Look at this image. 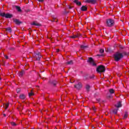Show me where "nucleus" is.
I'll return each mask as SVG.
<instances>
[{
	"instance_id": "nucleus-1",
	"label": "nucleus",
	"mask_w": 129,
	"mask_h": 129,
	"mask_svg": "<svg viewBox=\"0 0 129 129\" xmlns=\"http://www.w3.org/2000/svg\"><path fill=\"white\" fill-rule=\"evenodd\" d=\"M127 55H128V53H126V52L123 51L120 53L119 51H118L114 54V58L116 62H118L119 60L123 58V56H127Z\"/></svg>"
},
{
	"instance_id": "nucleus-2",
	"label": "nucleus",
	"mask_w": 129,
	"mask_h": 129,
	"mask_svg": "<svg viewBox=\"0 0 129 129\" xmlns=\"http://www.w3.org/2000/svg\"><path fill=\"white\" fill-rule=\"evenodd\" d=\"M33 57L36 61H40L42 58V55H41V53L40 52H35L33 54Z\"/></svg>"
},
{
	"instance_id": "nucleus-3",
	"label": "nucleus",
	"mask_w": 129,
	"mask_h": 129,
	"mask_svg": "<svg viewBox=\"0 0 129 129\" xmlns=\"http://www.w3.org/2000/svg\"><path fill=\"white\" fill-rule=\"evenodd\" d=\"M106 24L108 27H113L114 26V20L109 19L106 20Z\"/></svg>"
},
{
	"instance_id": "nucleus-4",
	"label": "nucleus",
	"mask_w": 129,
	"mask_h": 129,
	"mask_svg": "<svg viewBox=\"0 0 129 129\" xmlns=\"http://www.w3.org/2000/svg\"><path fill=\"white\" fill-rule=\"evenodd\" d=\"M98 73H102L105 71V68L103 66H99L96 69Z\"/></svg>"
},
{
	"instance_id": "nucleus-5",
	"label": "nucleus",
	"mask_w": 129,
	"mask_h": 129,
	"mask_svg": "<svg viewBox=\"0 0 129 129\" xmlns=\"http://www.w3.org/2000/svg\"><path fill=\"white\" fill-rule=\"evenodd\" d=\"M87 62L89 63L90 65H92V66H97L96 63H95L94 59L92 57H89Z\"/></svg>"
},
{
	"instance_id": "nucleus-6",
	"label": "nucleus",
	"mask_w": 129,
	"mask_h": 129,
	"mask_svg": "<svg viewBox=\"0 0 129 129\" xmlns=\"http://www.w3.org/2000/svg\"><path fill=\"white\" fill-rule=\"evenodd\" d=\"M1 17L6 18V19H11L13 17V15L9 13L6 14V13H3V14H1Z\"/></svg>"
},
{
	"instance_id": "nucleus-7",
	"label": "nucleus",
	"mask_w": 129,
	"mask_h": 129,
	"mask_svg": "<svg viewBox=\"0 0 129 129\" xmlns=\"http://www.w3.org/2000/svg\"><path fill=\"white\" fill-rule=\"evenodd\" d=\"M81 37H82V35H81V34L77 33L76 35H74L72 36H70V38H72V39H76V38H80Z\"/></svg>"
},
{
	"instance_id": "nucleus-8",
	"label": "nucleus",
	"mask_w": 129,
	"mask_h": 129,
	"mask_svg": "<svg viewBox=\"0 0 129 129\" xmlns=\"http://www.w3.org/2000/svg\"><path fill=\"white\" fill-rule=\"evenodd\" d=\"M75 88L76 89H81L82 88V84L81 83H78L76 85H75Z\"/></svg>"
},
{
	"instance_id": "nucleus-9",
	"label": "nucleus",
	"mask_w": 129,
	"mask_h": 129,
	"mask_svg": "<svg viewBox=\"0 0 129 129\" xmlns=\"http://www.w3.org/2000/svg\"><path fill=\"white\" fill-rule=\"evenodd\" d=\"M85 3H88V4H92L94 5L96 3V1L95 0H86Z\"/></svg>"
},
{
	"instance_id": "nucleus-10",
	"label": "nucleus",
	"mask_w": 129,
	"mask_h": 129,
	"mask_svg": "<svg viewBox=\"0 0 129 129\" xmlns=\"http://www.w3.org/2000/svg\"><path fill=\"white\" fill-rule=\"evenodd\" d=\"M49 84H51V85H53V86H56V85L57 84V81H49Z\"/></svg>"
},
{
	"instance_id": "nucleus-11",
	"label": "nucleus",
	"mask_w": 129,
	"mask_h": 129,
	"mask_svg": "<svg viewBox=\"0 0 129 129\" xmlns=\"http://www.w3.org/2000/svg\"><path fill=\"white\" fill-rule=\"evenodd\" d=\"M14 22L16 25H21V24H22V22L20 21L19 19H14Z\"/></svg>"
},
{
	"instance_id": "nucleus-12",
	"label": "nucleus",
	"mask_w": 129,
	"mask_h": 129,
	"mask_svg": "<svg viewBox=\"0 0 129 129\" xmlns=\"http://www.w3.org/2000/svg\"><path fill=\"white\" fill-rule=\"evenodd\" d=\"M81 10L82 12H86L87 11V7L86 6H83L81 8Z\"/></svg>"
},
{
	"instance_id": "nucleus-13",
	"label": "nucleus",
	"mask_w": 129,
	"mask_h": 129,
	"mask_svg": "<svg viewBox=\"0 0 129 129\" xmlns=\"http://www.w3.org/2000/svg\"><path fill=\"white\" fill-rule=\"evenodd\" d=\"M19 98H20V99L24 100V99H26V95H24V94H20Z\"/></svg>"
},
{
	"instance_id": "nucleus-14",
	"label": "nucleus",
	"mask_w": 129,
	"mask_h": 129,
	"mask_svg": "<svg viewBox=\"0 0 129 129\" xmlns=\"http://www.w3.org/2000/svg\"><path fill=\"white\" fill-rule=\"evenodd\" d=\"M74 2L77 4V6H81V2L78 0H75Z\"/></svg>"
},
{
	"instance_id": "nucleus-15",
	"label": "nucleus",
	"mask_w": 129,
	"mask_h": 129,
	"mask_svg": "<svg viewBox=\"0 0 129 129\" xmlns=\"http://www.w3.org/2000/svg\"><path fill=\"white\" fill-rule=\"evenodd\" d=\"M115 106L117 108H119V107H121V106H122V105L121 104V102H118L117 105H115Z\"/></svg>"
},
{
	"instance_id": "nucleus-16",
	"label": "nucleus",
	"mask_w": 129,
	"mask_h": 129,
	"mask_svg": "<svg viewBox=\"0 0 129 129\" xmlns=\"http://www.w3.org/2000/svg\"><path fill=\"white\" fill-rule=\"evenodd\" d=\"M16 9L19 13H21L22 12V9H21V7L20 6H15Z\"/></svg>"
},
{
	"instance_id": "nucleus-17",
	"label": "nucleus",
	"mask_w": 129,
	"mask_h": 129,
	"mask_svg": "<svg viewBox=\"0 0 129 129\" xmlns=\"http://www.w3.org/2000/svg\"><path fill=\"white\" fill-rule=\"evenodd\" d=\"M96 100L97 102L99 103V104H101V103H103V102H104V101L101 100L100 98L97 99Z\"/></svg>"
},
{
	"instance_id": "nucleus-18",
	"label": "nucleus",
	"mask_w": 129,
	"mask_h": 129,
	"mask_svg": "<svg viewBox=\"0 0 129 129\" xmlns=\"http://www.w3.org/2000/svg\"><path fill=\"white\" fill-rule=\"evenodd\" d=\"M24 74H25V71H22L21 72H20L19 73V76L20 77H22V76H23V75H24Z\"/></svg>"
},
{
	"instance_id": "nucleus-19",
	"label": "nucleus",
	"mask_w": 129,
	"mask_h": 129,
	"mask_svg": "<svg viewBox=\"0 0 129 129\" xmlns=\"http://www.w3.org/2000/svg\"><path fill=\"white\" fill-rule=\"evenodd\" d=\"M127 116H128V112H125L123 116V119H126V118H127Z\"/></svg>"
},
{
	"instance_id": "nucleus-20",
	"label": "nucleus",
	"mask_w": 129,
	"mask_h": 129,
	"mask_svg": "<svg viewBox=\"0 0 129 129\" xmlns=\"http://www.w3.org/2000/svg\"><path fill=\"white\" fill-rule=\"evenodd\" d=\"M66 64L67 65H73V64H74L73 60L69 61L66 62Z\"/></svg>"
},
{
	"instance_id": "nucleus-21",
	"label": "nucleus",
	"mask_w": 129,
	"mask_h": 129,
	"mask_svg": "<svg viewBox=\"0 0 129 129\" xmlns=\"http://www.w3.org/2000/svg\"><path fill=\"white\" fill-rule=\"evenodd\" d=\"M86 89L87 92H89V90L90 89V86H89V85H86Z\"/></svg>"
},
{
	"instance_id": "nucleus-22",
	"label": "nucleus",
	"mask_w": 129,
	"mask_h": 129,
	"mask_svg": "<svg viewBox=\"0 0 129 129\" xmlns=\"http://www.w3.org/2000/svg\"><path fill=\"white\" fill-rule=\"evenodd\" d=\"M10 123L12 126H17V125H18V124L16 123L15 122H11Z\"/></svg>"
},
{
	"instance_id": "nucleus-23",
	"label": "nucleus",
	"mask_w": 129,
	"mask_h": 129,
	"mask_svg": "<svg viewBox=\"0 0 129 129\" xmlns=\"http://www.w3.org/2000/svg\"><path fill=\"white\" fill-rule=\"evenodd\" d=\"M6 30L7 32H9V33L12 32V28H11V27L7 28H6Z\"/></svg>"
},
{
	"instance_id": "nucleus-24",
	"label": "nucleus",
	"mask_w": 129,
	"mask_h": 129,
	"mask_svg": "<svg viewBox=\"0 0 129 129\" xmlns=\"http://www.w3.org/2000/svg\"><path fill=\"white\" fill-rule=\"evenodd\" d=\"M109 92H110V94H113V93H114V90H113V89H110L109 90Z\"/></svg>"
},
{
	"instance_id": "nucleus-25",
	"label": "nucleus",
	"mask_w": 129,
	"mask_h": 129,
	"mask_svg": "<svg viewBox=\"0 0 129 129\" xmlns=\"http://www.w3.org/2000/svg\"><path fill=\"white\" fill-rule=\"evenodd\" d=\"M112 95H111V94H108L107 95V98H108V99H109L110 98H112Z\"/></svg>"
},
{
	"instance_id": "nucleus-26",
	"label": "nucleus",
	"mask_w": 129,
	"mask_h": 129,
	"mask_svg": "<svg viewBox=\"0 0 129 129\" xmlns=\"http://www.w3.org/2000/svg\"><path fill=\"white\" fill-rule=\"evenodd\" d=\"M31 25H33L34 26H41V24H39V23H37L36 22H33V23H32Z\"/></svg>"
},
{
	"instance_id": "nucleus-27",
	"label": "nucleus",
	"mask_w": 129,
	"mask_h": 129,
	"mask_svg": "<svg viewBox=\"0 0 129 129\" xmlns=\"http://www.w3.org/2000/svg\"><path fill=\"white\" fill-rule=\"evenodd\" d=\"M87 48V46L86 45H81V48L82 50H84V49H86Z\"/></svg>"
},
{
	"instance_id": "nucleus-28",
	"label": "nucleus",
	"mask_w": 129,
	"mask_h": 129,
	"mask_svg": "<svg viewBox=\"0 0 129 129\" xmlns=\"http://www.w3.org/2000/svg\"><path fill=\"white\" fill-rule=\"evenodd\" d=\"M9 105H10L9 103H6L5 106H4V107H5V109H7L8 107H9Z\"/></svg>"
},
{
	"instance_id": "nucleus-29",
	"label": "nucleus",
	"mask_w": 129,
	"mask_h": 129,
	"mask_svg": "<svg viewBox=\"0 0 129 129\" xmlns=\"http://www.w3.org/2000/svg\"><path fill=\"white\" fill-rule=\"evenodd\" d=\"M117 110H118V109H114L113 110V113H114V114H116V113H117Z\"/></svg>"
},
{
	"instance_id": "nucleus-30",
	"label": "nucleus",
	"mask_w": 129,
	"mask_h": 129,
	"mask_svg": "<svg viewBox=\"0 0 129 129\" xmlns=\"http://www.w3.org/2000/svg\"><path fill=\"white\" fill-rule=\"evenodd\" d=\"M34 95V93H33L32 91H31V92L29 93V96H33Z\"/></svg>"
},
{
	"instance_id": "nucleus-31",
	"label": "nucleus",
	"mask_w": 129,
	"mask_h": 129,
	"mask_svg": "<svg viewBox=\"0 0 129 129\" xmlns=\"http://www.w3.org/2000/svg\"><path fill=\"white\" fill-rule=\"evenodd\" d=\"M53 20L51 21V22H58V20H56V18L54 17V16H52Z\"/></svg>"
},
{
	"instance_id": "nucleus-32",
	"label": "nucleus",
	"mask_w": 129,
	"mask_h": 129,
	"mask_svg": "<svg viewBox=\"0 0 129 129\" xmlns=\"http://www.w3.org/2000/svg\"><path fill=\"white\" fill-rule=\"evenodd\" d=\"M16 91H17V93H20L21 92V89H20V88L17 89Z\"/></svg>"
},
{
	"instance_id": "nucleus-33",
	"label": "nucleus",
	"mask_w": 129,
	"mask_h": 129,
	"mask_svg": "<svg viewBox=\"0 0 129 129\" xmlns=\"http://www.w3.org/2000/svg\"><path fill=\"white\" fill-rule=\"evenodd\" d=\"M92 109H93V111H94V112H95V111H96V108H95V107L93 106V107H92Z\"/></svg>"
},
{
	"instance_id": "nucleus-34",
	"label": "nucleus",
	"mask_w": 129,
	"mask_h": 129,
	"mask_svg": "<svg viewBox=\"0 0 129 129\" xmlns=\"http://www.w3.org/2000/svg\"><path fill=\"white\" fill-rule=\"evenodd\" d=\"M104 52V50H103V49H101L100 50V53H103Z\"/></svg>"
},
{
	"instance_id": "nucleus-35",
	"label": "nucleus",
	"mask_w": 129,
	"mask_h": 129,
	"mask_svg": "<svg viewBox=\"0 0 129 129\" xmlns=\"http://www.w3.org/2000/svg\"><path fill=\"white\" fill-rule=\"evenodd\" d=\"M10 50H12L13 51V50H15V48H14V47H10Z\"/></svg>"
},
{
	"instance_id": "nucleus-36",
	"label": "nucleus",
	"mask_w": 129,
	"mask_h": 129,
	"mask_svg": "<svg viewBox=\"0 0 129 129\" xmlns=\"http://www.w3.org/2000/svg\"><path fill=\"white\" fill-rule=\"evenodd\" d=\"M5 57L6 58V59H9V56H8V55H5Z\"/></svg>"
},
{
	"instance_id": "nucleus-37",
	"label": "nucleus",
	"mask_w": 129,
	"mask_h": 129,
	"mask_svg": "<svg viewBox=\"0 0 129 129\" xmlns=\"http://www.w3.org/2000/svg\"><path fill=\"white\" fill-rule=\"evenodd\" d=\"M38 2L40 3H43V2H44V0H38Z\"/></svg>"
},
{
	"instance_id": "nucleus-38",
	"label": "nucleus",
	"mask_w": 129,
	"mask_h": 129,
	"mask_svg": "<svg viewBox=\"0 0 129 129\" xmlns=\"http://www.w3.org/2000/svg\"><path fill=\"white\" fill-rule=\"evenodd\" d=\"M69 9H70V10H71V9H72V7H71V6L69 7Z\"/></svg>"
},
{
	"instance_id": "nucleus-39",
	"label": "nucleus",
	"mask_w": 129,
	"mask_h": 129,
	"mask_svg": "<svg viewBox=\"0 0 129 129\" xmlns=\"http://www.w3.org/2000/svg\"><path fill=\"white\" fill-rule=\"evenodd\" d=\"M1 14H3V13H2V11L0 10V16L2 17Z\"/></svg>"
},
{
	"instance_id": "nucleus-40",
	"label": "nucleus",
	"mask_w": 129,
	"mask_h": 129,
	"mask_svg": "<svg viewBox=\"0 0 129 129\" xmlns=\"http://www.w3.org/2000/svg\"><path fill=\"white\" fill-rule=\"evenodd\" d=\"M4 116L6 117L7 115H6V114H3Z\"/></svg>"
},
{
	"instance_id": "nucleus-41",
	"label": "nucleus",
	"mask_w": 129,
	"mask_h": 129,
	"mask_svg": "<svg viewBox=\"0 0 129 129\" xmlns=\"http://www.w3.org/2000/svg\"><path fill=\"white\" fill-rule=\"evenodd\" d=\"M59 51H60V50H59V49H57V50H56V52H59Z\"/></svg>"
},
{
	"instance_id": "nucleus-42",
	"label": "nucleus",
	"mask_w": 129,
	"mask_h": 129,
	"mask_svg": "<svg viewBox=\"0 0 129 129\" xmlns=\"http://www.w3.org/2000/svg\"><path fill=\"white\" fill-rule=\"evenodd\" d=\"M97 56H102V55L97 54Z\"/></svg>"
},
{
	"instance_id": "nucleus-43",
	"label": "nucleus",
	"mask_w": 129,
	"mask_h": 129,
	"mask_svg": "<svg viewBox=\"0 0 129 129\" xmlns=\"http://www.w3.org/2000/svg\"><path fill=\"white\" fill-rule=\"evenodd\" d=\"M91 78H94V76L91 77Z\"/></svg>"
},
{
	"instance_id": "nucleus-44",
	"label": "nucleus",
	"mask_w": 129,
	"mask_h": 129,
	"mask_svg": "<svg viewBox=\"0 0 129 129\" xmlns=\"http://www.w3.org/2000/svg\"><path fill=\"white\" fill-rule=\"evenodd\" d=\"M0 80H2V78H1V77H0Z\"/></svg>"
}]
</instances>
